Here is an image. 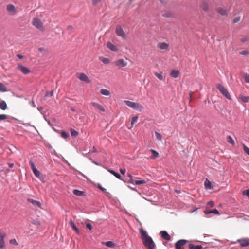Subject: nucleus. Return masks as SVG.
I'll use <instances>...</instances> for the list:
<instances>
[{
  "instance_id": "obj_1",
  "label": "nucleus",
  "mask_w": 249,
  "mask_h": 249,
  "mask_svg": "<svg viewBox=\"0 0 249 249\" xmlns=\"http://www.w3.org/2000/svg\"><path fill=\"white\" fill-rule=\"evenodd\" d=\"M140 232L144 245L147 247L148 249H155V244L152 238L148 236L146 231L143 230H141Z\"/></svg>"
},
{
  "instance_id": "obj_2",
  "label": "nucleus",
  "mask_w": 249,
  "mask_h": 249,
  "mask_svg": "<svg viewBox=\"0 0 249 249\" xmlns=\"http://www.w3.org/2000/svg\"><path fill=\"white\" fill-rule=\"evenodd\" d=\"M32 23L34 26L39 31L41 32L44 31L45 27L43 25V23L39 18L37 17L34 18Z\"/></svg>"
},
{
  "instance_id": "obj_3",
  "label": "nucleus",
  "mask_w": 249,
  "mask_h": 249,
  "mask_svg": "<svg viewBox=\"0 0 249 249\" xmlns=\"http://www.w3.org/2000/svg\"><path fill=\"white\" fill-rule=\"evenodd\" d=\"M124 103H125L128 107L138 111H141L143 109L142 106L138 103H135L129 100H124Z\"/></svg>"
},
{
  "instance_id": "obj_4",
  "label": "nucleus",
  "mask_w": 249,
  "mask_h": 249,
  "mask_svg": "<svg viewBox=\"0 0 249 249\" xmlns=\"http://www.w3.org/2000/svg\"><path fill=\"white\" fill-rule=\"evenodd\" d=\"M216 87L220 92L227 99H231V95L228 91L225 88V87L220 84L217 85Z\"/></svg>"
},
{
  "instance_id": "obj_5",
  "label": "nucleus",
  "mask_w": 249,
  "mask_h": 249,
  "mask_svg": "<svg viewBox=\"0 0 249 249\" xmlns=\"http://www.w3.org/2000/svg\"><path fill=\"white\" fill-rule=\"evenodd\" d=\"M115 33L118 36L122 37L123 39L125 38L126 34L121 26L117 25L116 26L115 29Z\"/></svg>"
},
{
  "instance_id": "obj_6",
  "label": "nucleus",
  "mask_w": 249,
  "mask_h": 249,
  "mask_svg": "<svg viewBox=\"0 0 249 249\" xmlns=\"http://www.w3.org/2000/svg\"><path fill=\"white\" fill-rule=\"evenodd\" d=\"M239 243L240 246L242 247H245L249 246V238H241L238 239L236 242H234V243Z\"/></svg>"
},
{
  "instance_id": "obj_7",
  "label": "nucleus",
  "mask_w": 249,
  "mask_h": 249,
  "mask_svg": "<svg viewBox=\"0 0 249 249\" xmlns=\"http://www.w3.org/2000/svg\"><path fill=\"white\" fill-rule=\"evenodd\" d=\"M29 164L34 175L37 178H39L40 172L36 168L35 165L32 160L29 161Z\"/></svg>"
},
{
  "instance_id": "obj_8",
  "label": "nucleus",
  "mask_w": 249,
  "mask_h": 249,
  "mask_svg": "<svg viewBox=\"0 0 249 249\" xmlns=\"http://www.w3.org/2000/svg\"><path fill=\"white\" fill-rule=\"evenodd\" d=\"M17 69L24 74H27L31 72L30 69L20 64H18L17 66Z\"/></svg>"
},
{
  "instance_id": "obj_9",
  "label": "nucleus",
  "mask_w": 249,
  "mask_h": 249,
  "mask_svg": "<svg viewBox=\"0 0 249 249\" xmlns=\"http://www.w3.org/2000/svg\"><path fill=\"white\" fill-rule=\"evenodd\" d=\"M6 9L9 14L11 15H15L17 13L15 6L12 4H8L6 6Z\"/></svg>"
},
{
  "instance_id": "obj_10",
  "label": "nucleus",
  "mask_w": 249,
  "mask_h": 249,
  "mask_svg": "<svg viewBox=\"0 0 249 249\" xmlns=\"http://www.w3.org/2000/svg\"><path fill=\"white\" fill-rule=\"evenodd\" d=\"M90 104L95 108V109H96V110H97L99 111H102V112L106 111V109L104 107L97 103H96L94 102H92L90 103Z\"/></svg>"
},
{
  "instance_id": "obj_11",
  "label": "nucleus",
  "mask_w": 249,
  "mask_h": 249,
  "mask_svg": "<svg viewBox=\"0 0 249 249\" xmlns=\"http://www.w3.org/2000/svg\"><path fill=\"white\" fill-rule=\"evenodd\" d=\"M187 242V241L184 239L178 241L175 244L176 249H183V246Z\"/></svg>"
},
{
  "instance_id": "obj_12",
  "label": "nucleus",
  "mask_w": 249,
  "mask_h": 249,
  "mask_svg": "<svg viewBox=\"0 0 249 249\" xmlns=\"http://www.w3.org/2000/svg\"><path fill=\"white\" fill-rule=\"evenodd\" d=\"M115 65L119 68L124 67L127 66V63L123 59H120L115 62Z\"/></svg>"
},
{
  "instance_id": "obj_13",
  "label": "nucleus",
  "mask_w": 249,
  "mask_h": 249,
  "mask_svg": "<svg viewBox=\"0 0 249 249\" xmlns=\"http://www.w3.org/2000/svg\"><path fill=\"white\" fill-rule=\"evenodd\" d=\"M199 6L205 12H208L209 11V5L207 1L205 0L201 1Z\"/></svg>"
},
{
  "instance_id": "obj_14",
  "label": "nucleus",
  "mask_w": 249,
  "mask_h": 249,
  "mask_svg": "<svg viewBox=\"0 0 249 249\" xmlns=\"http://www.w3.org/2000/svg\"><path fill=\"white\" fill-rule=\"evenodd\" d=\"M78 78L82 81L85 82L87 83H89L90 82V79L87 76V75L84 74V73H81L79 74Z\"/></svg>"
},
{
  "instance_id": "obj_15",
  "label": "nucleus",
  "mask_w": 249,
  "mask_h": 249,
  "mask_svg": "<svg viewBox=\"0 0 249 249\" xmlns=\"http://www.w3.org/2000/svg\"><path fill=\"white\" fill-rule=\"evenodd\" d=\"M6 236V234L5 232H0V248L3 249L5 246L4 238Z\"/></svg>"
},
{
  "instance_id": "obj_16",
  "label": "nucleus",
  "mask_w": 249,
  "mask_h": 249,
  "mask_svg": "<svg viewBox=\"0 0 249 249\" xmlns=\"http://www.w3.org/2000/svg\"><path fill=\"white\" fill-rule=\"evenodd\" d=\"M157 47L161 50H167L169 47V44L165 42L159 43Z\"/></svg>"
},
{
  "instance_id": "obj_17",
  "label": "nucleus",
  "mask_w": 249,
  "mask_h": 249,
  "mask_svg": "<svg viewBox=\"0 0 249 249\" xmlns=\"http://www.w3.org/2000/svg\"><path fill=\"white\" fill-rule=\"evenodd\" d=\"M28 201L33 204L35 206H37L41 208V204L40 202L35 200L33 199H28Z\"/></svg>"
},
{
  "instance_id": "obj_18",
  "label": "nucleus",
  "mask_w": 249,
  "mask_h": 249,
  "mask_svg": "<svg viewBox=\"0 0 249 249\" xmlns=\"http://www.w3.org/2000/svg\"><path fill=\"white\" fill-rule=\"evenodd\" d=\"M70 224L71 227L75 231V232L77 234H79L80 233V231L78 229V228L75 225V223H74L73 221L71 220L70 221Z\"/></svg>"
},
{
  "instance_id": "obj_19",
  "label": "nucleus",
  "mask_w": 249,
  "mask_h": 249,
  "mask_svg": "<svg viewBox=\"0 0 249 249\" xmlns=\"http://www.w3.org/2000/svg\"><path fill=\"white\" fill-rule=\"evenodd\" d=\"M161 236L162 238L169 240L170 239V236L168 234V233L166 231H161L160 232Z\"/></svg>"
},
{
  "instance_id": "obj_20",
  "label": "nucleus",
  "mask_w": 249,
  "mask_h": 249,
  "mask_svg": "<svg viewBox=\"0 0 249 249\" xmlns=\"http://www.w3.org/2000/svg\"><path fill=\"white\" fill-rule=\"evenodd\" d=\"M102 244L105 245L109 248H114L116 246V244L112 241L103 242Z\"/></svg>"
},
{
  "instance_id": "obj_21",
  "label": "nucleus",
  "mask_w": 249,
  "mask_h": 249,
  "mask_svg": "<svg viewBox=\"0 0 249 249\" xmlns=\"http://www.w3.org/2000/svg\"><path fill=\"white\" fill-rule=\"evenodd\" d=\"M107 47L111 51H117L118 50L116 47L113 45L111 42H108L107 43Z\"/></svg>"
},
{
  "instance_id": "obj_22",
  "label": "nucleus",
  "mask_w": 249,
  "mask_h": 249,
  "mask_svg": "<svg viewBox=\"0 0 249 249\" xmlns=\"http://www.w3.org/2000/svg\"><path fill=\"white\" fill-rule=\"evenodd\" d=\"M189 249H202L203 247L201 245H195L192 244H190L189 245Z\"/></svg>"
},
{
  "instance_id": "obj_23",
  "label": "nucleus",
  "mask_w": 249,
  "mask_h": 249,
  "mask_svg": "<svg viewBox=\"0 0 249 249\" xmlns=\"http://www.w3.org/2000/svg\"><path fill=\"white\" fill-rule=\"evenodd\" d=\"M204 213L206 214H210V213H214V214H218L219 213L218 211L215 209L212 211L211 210H209V211H208V210H206V211H204Z\"/></svg>"
},
{
  "instance_id": "obj_24",
  "label": "nucleus",
  "mask_w": 249,
  "mask_h": 249,
  "mask_svg": "<svg viewBox=\"0 0 249 249\" xmlns=\"http://www.w3.org/2000/svg\"><path fill=\"white\" fill-rule=\"evenodd\" d=\"M0 108L3 110H5L7 108V105L4 101L0 102Z\"/></svg>"
},
{
  "instance_id": "obj_25",
  "label": "nucleus",
  "mask_w": 249,
  "mask_h": 249,
  "mask_svg": "<svg viewBox=\"0 0 249 249\" xmlns=\"http://www.w3.org/2000/svg\"><path fill=\"white\" fill-rule=\"evenodd\" d=\"M100 93L102 95H105V96H109L110 95V92L109 90L102 89L100 90Z\"/></svg>"
},
{
  "instance_id": "obj_26",
  "label": "nucleus",
  "mask_w": 249,
  "mask_h": 249,
  "mask_svg": "<svg viewBox=\"0 0 249 249\" xmlns=\"http://www.w3.org/2000/svg\"><path fill=\"white\" fill-rule=\"evenodd\" d=\"M108 171L110 172L111 174H112L113 175H114L115 177H116L117 178L121 179V176L119 174L110 169L108 170Z\"/></svg>"
},
{
  "instance_id": "obj_27",
  "label": "nucleus",
  "mask_w": 249,
  "mask_h": 249,
  "mask_svg": "<svg viewBox=\"0 0 249 249\" xmlns=\"http://www.w3.org/2000/svg\"><path fill=\"white\" fill-rule=\"evenodd\" d=\"M217 12L222 16H226L227 15V11L222 8H217Z\"/></svg>"
},
{
  "instance_id": "obj_28",
  "label": "nucleus",
  "mask_w": 249,
  "mask_h": 249,
  "mask_svg": "<svg viewBox=\"0 0 249 249\" xmlns=\"http://www.w3.org/2000/svg\"><path fill=\"white\" fill-rule=\"evenodd\" d=\"M239 98L244 102L247 103L249 102V96H243L242 95H239Z\"/></svg>"
},
{
  "instance_id": "obj_29",
  "label": "nucleus",
  "mask_w": 249,
  "mask_h": 249,
  "mask_svg": "<svg viewBox=\"0 0 249 249\" xmlns=\"http://www.w3.org/2000/svg\"><path fill=\"white\" fill-rule=\"evenodd\" d=\"M180 75V72L177 70H172V77L177 78Z\"/></svg>"
},
{
  "instance_id": "obj_30",
  "label": "nucleus",
  "mask_w": 249,
  "mask_h": 249,
  "mask_svg": "<svg viewBox=\"0 0 249 249\" xmlns=\"http://www.w3.org/2000/svg\"><path fill=\"white\" fill-rule=\"evenodd\" d=\"M99 59L105 64H108L110 62V60L108 58L100 57Z\"/></svg>"
},
{
  "instance_id": "obj_31",
  "label": "nucleus",
  "mask_w": 249,
  "mask_h": 249,
  "mask_svg": "<svg viewBox=\"0 0 249 249\" xmlns=\"http://www.w3.org/2000/svg\"><path fill=\"white\" fill-rule=\"evenodd\" d=\"M227 141L231 144L232 145H234L235 142L234 140L232 138V137L231 136H228L227 137Z\"/></svg>"
},
{
  "instance_id": "obj_32",
  "label": "nucleus",
  "mask_w": 249,
  "mask_h": 249,
  "mask_svg": "<svg viewBox=\"0 0 249 249\" xmlns=\"http://www.w3.org/2000/svg\"><path fill=\"white\" fill-rule=\"evenodd\" d=\"M211 185H212V183H211V181H210L208 179H206V180L205 182V187L207 189H212V187Z\"/></svg>"
},
{
  "instance_id": "obj_33",
  "label": "nucleus",
  "mask_w": 249,
  "mask_h": 249,
  "mask_svg": "<svg viewBox=\"0 0 249 249\" xmlns=\"http://www.w3.org/2000/svg\"><path fill=\"white\" fill-rule=\"evenodd\" d=\"M150 151L153 154V156L151 157V158L155 159L158 157L159 153L153 149H151Z\"/></svg>"
},
{
  "instance_id": "obj_34",
  "label": "nucleus",
  "mask_w": 249,
  "mask_h": 249,
  "mask_svg": "<svg viewBox=\"0 0 249 249\" xmlns=\"http://www.w3.org/2000/svg\"><path fill=\"white\" fill-rule=\"evenodd\" d=\"M146 183V181L145 180H136V181H135V184L137 185L144 184Z\"/></svg>"
},
{
  "instance_id": "obj_35",
  "label": "nucleus",
  "mask_w": 249,
  "mask_h": 249,
  "mask_svg": "<svg viewBox=\"0 0 249 249\" xmlns=\"http://www.w3.org/2000/svg\"><path fill=\"white\" fill-rule=\"evenodd\" d=\"M0 91L1 92H5L7 91L6 87L1 83H0Z\"/></svg>"
},
{
  "instance_id": "obj_36",
  "label": "nucleus",
  "mask_w": 249,
  "mask_h": 249,
  "mask_svg": "<svg viewBox=\"0 0 249 249\" xmlns=\"http://www.w3.org/2000/svg\"><path fill=\"white\" fill-rule=\"evenodd\" d=\"M73 194L75 195H76V196H81L83 194V192L82 191H80L79 190H74L73 191Z\"/></svg>"
},
{
  "instance_id": "obj_37",
  "label": "nucleus",
  "mask_w": 249,
  "mask_h": 249,
  "mask_svg": "<svg viewBox=\"0 0 249 249\" xmlns=\"http://www.w3.org/2000/svg\"><path fill=\"white\" fill-rule=\"evenodd\" d=\"M244 152L249 156V148L244 143L242 144Z\"/></svg>"
},
{
  "instance_id": "obj_38",
  "label": "nucleus",
  "mask_w": 249,
  "mask_h": 249,
  "mask_svg": "<svg viewBox=\"0 0 249 249\" xmlns=\"http://www.w3.org/2000/svg\"><path fill=\"white\" fill-rule=\"evenodd\" d=\"M155 134L157 139L160 141H161L162 140V136L160 133L158 132L157 131H156L155 132Z\"/></svg>"
},
{
  "instance_id": "obj_39",
  "label": "nucleus",
  "mask_w": 249,
  "mask_h": 249,
  "mask_svg": "<svg viewBox=\"0 0 249 249\" xmlns=\"http://www.w3.org/2000/svg\"><path fill=\"white\" fill-rule=\"evenodd\" d=\"M155 75L160 80H163L164 79V77L161 73L155 72Z\"/></svg>"
},
{
  "instance_id": "obj_40",
  "label": "nucleus",
  "mask_w": 249,
  "mask_h": 249,
  "mask_svg": "<svg viewBox=\"0 0 249 249\" xmlns=\"http://www.w3.org/2000/svg\"><path fill=\"white\" fill-rule=\"evenodd\" d=\"M138 120V116H134L132 117L131 120V127H133L134 124Z\"/></svg>"
},
{
  "instance_id": "obj_41",
  "label": "nucleus",
  "mask_w": 249,
  "mask_h": 249,
  "mask_svg": "<svg viewBox=\"0 0 249 249\" xmlns=\"http://www.w3.org/2000/svg\"><path fill=\"white\" fill-rule=\"evenodd\" d=\"M71 134L72 136L76 137L78 135V132L77 131L71 129Z\"/></svg>"
},
{
  "instance_id": "obj_42",
  "label": "nucleus",
  "mask_w": 249,
  "mask_h": 249,
  "mask_svg": "<svg viewBox=\"0 0 249 249\" xmlns=\"http://www.w3.org/2000/svg\"><path fill=\"white\" fill-rule=\"evenodd\" d=\"M127 176L129 178V182L130 183H134L135 184V181H136V180H135L133 179V178L131 174H127Z\"/></svg>"
},
{
  "instance_id": "obj_43",
  "label": "nucleus",
  "mask_w": 249,
  "mask_h": 249,
  "mask_svg": "<svg viewBox=\"0 0 249 249\" xmlns=\"http://www.w3.org/2000/svg\"><path fill=\"white\" fill-rule=\"evenodd\" d=\"M61 137L63 138L66 139L68 137L69 134L65 131H62L61 134Z\"/></svg>"
},
{
  "instance_id": "obj_44",
  "label": "nucleus",
  "mask_w": 249,
  "mask_h": 249,
  "mask_svg": "<svg viewBox=\"0 0 249 249\" xmlns=\"http://www.w3.org/2000/svg\"><path fill=\"white\" fill-rule=\"evenodd\" d=\"M9 242H10V244H14L15 246H18V243L17 242V241L15 239H11L9 241Z\"/></svg>"
},
{
  "instance_id": "obj_45",
  "label": "nucleus",
  "mask_w": 249,
  "mask_h": 249,
  "mask_svg": "<svg viewBox=\"0 0 249 249\" xmlns=\"http://www.w3.org/2000/svg\"><path fill=\"white\" fill-rule=\"evenodd\" d=\"M240 54L244 55H247L249 54V52L247 50H244L240 52Z\"/></svg>"
},
{
  "instance_id": "obj_46",
  "label": "nucleus",
  "mask_w": 249,
  "mask_h": 249,
  "mask_svg": "<svg viewBox=\"0 0 249 249\" xmlns=\"http://www.w3.org/2000/svg\"><path fill=\"white\" fill-rule=\"evenodd\" d=\"M7 118V115L5 114H0V120H4Z\"/></svg>"
},
{
  "instance_id": "obj_47",
  "label": "nucleus",
  "mask_w": 249,
  "mask_h": 249,
  "mask_svg": "<svg viewBox=\"0 0 249 249\" xmlns=\"http://www.w3.org/2000/svg\"><path fill=\"white\" fill-rule=\"evenodd\" d=\"M244 78L246 82L249 83V74L246 73L244 74Z\"/></svg>"
},
{
  "instance_id": "obj_48",
  "label": "nucleus",
  "mask_w": 249,
  "mask_h": 249,
  "mask_svg": "<svg viewBox=\"0 0 249 249\" xmlns=\"http://www.w3.org/2000/svg\"><path fill=\"white\" fill-rule=\"evenodd\" d=\"M243 195L247 196L249 198V189L244 190L243 192Z\"/></svg>"
},
{
  "instance_id": "obj_49",
  "label": "nucleus",
  "mask_w": 249,
  "mask_h": 249,
  "mask_svg": "<svg viewBox=\"0 0 249 249\" xmlns=\"http://www.w3.org/2000/svg\"><path fill=\"white\" fill-rule=\"evenodd\" d=\"M53 91H51L50 92H49V91L47 92L45 94V96L52 97L53 96Z\"/></svg>"
},
{
  "instance_id": "obj_50",
  "label": "nucleus",
  "mask_w": 249,
  "mask_h": 249,
  "mask_svg": "<svg viewBox=\"0 0 249 249\" xmlns=\"http://www.w3.org/2000/svg\"><path fill=\"white\" fill-rule=\"evenodd\" d=\"M240 20V17H235L233 19V22L234 23H237L239 22Z\"/></svg>"
},
{
  "instance_id": "obj_51",
  "label": "nucleus",
  "mask_w": 249,
  "mask_h": 249,
  "mask_svg": "<svg viewBox=\"0 0 249 249\" xmlns=\"http://www.w3.org/2000/svg\"><path fill=\"white\" fill-rule=\"evenodd\" d=\"M86 227L89 229V230H91L92 229V225L90 223H87L86 224Z\"/></svg>"
},
{
  "instance_id": "obj_52",
  "label": "nucleus",
  "mask_w": 249,
  "mask_h": 249,
  "mask_svg": "<svg viewBox=\"0 0 249 249\" xmlns=\"http://www.w3.org/2000/svg\"><path fill=\"white\" fill-rule=\"evenodd\" d=\"M208 204V205L209 206H210V207H213V206H214V202H213V201H209V202H208V204Z\"/></svg>"
},
{
  "instance_id": "obj_53",
  "label": "nucleus",
  "mask_w": 249,
  "mask_h": 249,
  "mask_svg": "<svg viewBox=\"0 0 249 249\" xmlns=\"http://www.w3.org/2000/svg\"><path fill=\"white\" fill-rule=\"evenodd\" d=\"M100 0H92V4L94 5H97L99 2Z\"/></svg>"
},
{
  "instance_id": "obj_54",
  "label": "nucleus",
  "mask_w": 249,
  "mask_h": 249,
  "mask_svg": "<svg viewBox=\"0 0 249 249\" xmlns=\"http://www.w3.org/2000/svg\"><path fill=\"white\" fill-rule=\"evenodd\" d=\"M120 172L122 174L124 175L126 172V170L125 169L121 168L120 169Z\"/></svg>"
},
{
  "instance_id": "obj_55",
  "label": "nucleus",
  "mask_w": 249,
  "mask_h": 249,
  "mask_svg": "<svg viewBox=\"0 0 249 249\" xmlns=\"http://www.w3.org/2000/svg\"><path fill=\"white\" fill-rule=\"evenodd\" d=\"M163 4H165L169 0H159Z\"/></svg>"
},
{
  "instance_id": "obj_56",
  "label": "nucleus",
  "mask_w": 249,
  "mask_h": 249,
  "mask_svg": "<svg viewBox=\"0 0 249 249\" xmlns=\"http://www.w3.org/2000/svg\"><path fill=\"white\" fill-rule=\"evenodd\" d=\"M163 16L165 17H169L170 16V13H164L162 14Z\"/></svg>"
},
{
  "instance_id": "obj_57",
  "label": "nucleus",
  "mask_w": 249,
  "mask_h": 249,
  "mask_svg": "<svg viewBox=\"0 0 249 249\" xmlns=\"http://www.w3.org/2000/svg\"><path fill=\"white\" fill-rule=\"evenodd\" d=\"M17 57H18V58H19V59H22V58H23V56H22V55L19 54H18V55H17Z\"/></svg>"
},
{
  "instance_id": "obj_58",
  "label": "nucleus",
  "mask_w": 249,
  "mask_h": 249,
  "mask_svg": "<svg viewBox=\"0 0 249 249\" xmlns=\"http://www.w3.org/2000/svg\"><path fill=\"white\" fill-rule=\"evenodd\" d=\"M8 166L9 167V168H12L14 166V164L13 163H8Z\"/></svg>"
},
{
  "instance_id": "obj_59",
  "label": "nucleus",
  "mask_w": 249,
  "mask_h": 249,
  "mask_svg": "<svg viewBox=\"0 0 249 249\" xmlns=\"http://www.w3.org/2000/svg\"><path fill=\"white\" fill-rule=\"evenodd\" d=\"M99 188H100L101 190H102L103 191H105L106 190V189H105V188H103V187H100V186L99 187Z\"/></svg>"
},
{
  "instance_id": "obj_60",
  "label": "nucleus",
  "mask_w": 249,
  "mask_h": 249,
  "mask_svg": "<svg viewBox=\"0 0 249 249\" xmlns=\"http://www.w3.org/2000/svg\"><path fill=\"white\" fill-rule=\"evenodd\" d=\"M38 50L40 51V52H42L44 50V48H42V47H40V48H38Z\"/></svg>"
},
{
  "instance_id": "obj_61",
  "label": "nucleus",
  "mask_w": 249,
  "mask_h": 249,
  "mask_svg": "<svg viewBox=\"0 0 249 249\" xmlns=\"http://www.w3.org/2000/svg\"><path fill=\"white\" fill-rule=\"evenodd\" d=\"M71 29H72V26H69L68 27V30Z\"/></svg>"
},
{
  "instance_id": "obj_62",
  "label": "nucleus",
  "mask_w": 249,
  "mask_h": 249,
  "mask_svg": "<svg viewBox=\"0 0 249 249\" xmlns=\"http://www.w3.org/2000/svg\"><path fill=\"white\" fill-rule=\"evenodd\" d=\"M175 192H176L177 193H178L180 192V191H178V190H176Z\"/></svg>"
}]
</instances>
